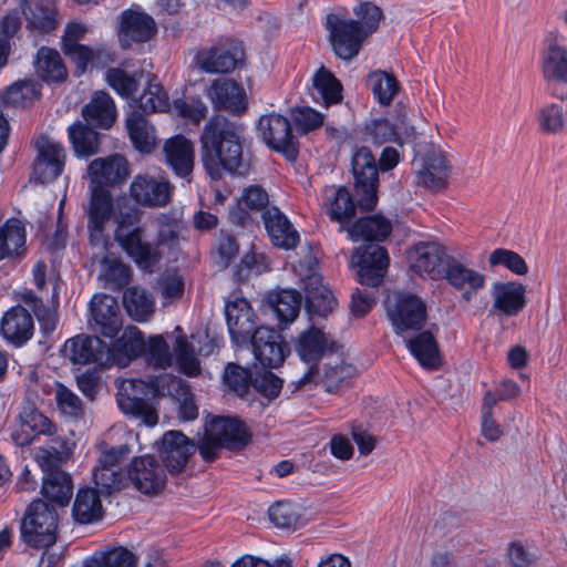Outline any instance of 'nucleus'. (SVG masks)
Returning <instances> with one entry per match:
<instances>
[{"instance_id":"f257e3e1","label":"nucleus","mask_w":567,"mask_h":567,"mask_svg":"<svg viewBox=\"0 0 567 567\" xmlns=\"http://www.w3.org/2000/svg\"><path fill=\"white\" fill-rule=\"evenodd\" d=\"M199 141L200 159L212 179L221 178L225 172H239L245 142L244 124L225 116H213L204 125Z\"/></svg>"},{"instance_id":"f03ea898","label":"nucleus","mask_w":567,"mask_h":567,"mask_svg":"<svg viewBox=\"0 0 567 567\" xmlns=\"http://www.w3.org/2000/svg\"><path fill=\"white\" fill-rule=\"evenodd\" d=\"M357 20L338 13L327 16L326 28L334 54L346 61L353 60L365 39L379 27L381 10L372 3H361L354 8Z\"/></svg>"},{"instance_id":"7ed1b4c3","label":"nucleus","mask_w":567,"mask_h":567,"mask_svg":"<svg viewBox=\"0 0 567 567\" xmlns=\"http://www.w3.org/2000/svg\"><path fill=\"white\" fill-rule=\"evenodd\" d=\"M141 220L142 213L138 208H118L114 238L127 257L142 270L152 271V268L161 259V252L157 244L145 238Z\"/></svg>"},{"instance_id":"20e7f679","label":"nucleus","mask_w":567,"mask_h":567,"mask_svg":"<svg viewBox=\"0 0 567 567\" xmlns=\"http://www.w3.org/2000/svg\"><path fill=\"white\" fill-rule=\"evenodd\" d=\"M164 390L162 380L145 382L138 379L123 380L118 384L117 405L120 410L147 426H154L158 422L155 406L150 402L158 392Z\"/></svg>"},{"instance_id":"39448f33","label":"nucleus","mask_w":567,"mask_h":567,"mask_svg":"<svg viewBox=\"0 0 567 567\" xmlns=\"http://www.w3.org/2000/svg\"><path fill=\"white\" fill-rule=\"evenodd\" d=\"M250 434L244 422L229 416H217L206 427L198 444L200 456L214 461L221 449L237 450L248 444Z\"/></svg>"},{"instance_id":"423d86ee","label":"nucleus","mask_w":567,"mask_h":567,"mask_svg":"<svg viewBox=\"0 0 567 567\" xmlns=\"http://www.w3.org/2000/svg\"><path fill=\"white\" fill-rule=\"evenodd\" d=\"M59 516L54 505L34 499L21 522L22 540L30 547L48 548L56 542Z\"/></svg>"},{"instance_id":"0eeeda50","label":"nucleus","mask_w":567,"mask_h":567,"mask_svg":"<svg viewBox=\"0 0 567 567\" xmlns=\"http://www.w3.org/2000/svg\"><path fill=\"white\" fill-rule=\"evenodd\" d=\"M115 204L109 189L89 188L87 204L84 212L87 217V231L92 245L105 248L109 241L107 225L118 215V208H127Z\"/></svg>"},{"instance_id":"6e6552de","label":"nucleus","mask_w":567,"mask_h":567,"mask_svg":"<svg viewBox=\"0 0 567 567\" xmlns=\"http://www.w3.org/2000/svg\"><path fill=\"white\" fill-rule=\"evenodd\" d=\"M388 317L398 334L420 330L426 320V306L411 292H393L385 300Z\"/></svg>"},{"instance_id":"1a4fd4ad","label":"nucleus","mask_w":567,"mask_h":567,"mask_svg":"<svg viewBox=\"0 0 567 567\" xmlns=\"http://www.w3.org/2000/svg\"><path fill=\"white\" fill-rule=\"evenodd\" d=\"M351 166L360 207L365 210L373 209L378 200L379 179L378 165L372 152L365 146L359 147L352 155Z\"/></svg>"},{"instance_id":"9d476101","label":"nucleus","mask_w":567,"mask_h":567,"mask_svg":"<svg viewBox=\"0 0 567 567\" xmlns=\"http://www.w3.org/2000/svg\"><path fill=\"white\" fill-rule=\"evenodd\" d=\"M175 187L164 174H137L133 177L128 195L132 200L143 207H165L172 200Z\"/></svg>"},{"instance_id":"9b49d317","label":"nucleus","mask_w":567,"mask_h":567,"mask_svg":"<svg viewBox=\"0 0 567 567\" xmlns=\"http://www.w3.org/2000/svg\"><path fill=\"white\" fill-rule=\"evenodd\" d=\"M131 454L127 444L112 447L103 452L97 461V465L93 468L92 476L94 484L103 494H111L120 491L126 481V476L122 471V462Z\"/></svg>"},{"instance_id":"f8f14e48","label":"nucleus","mask_w":567,"mask_h":567,"mask_svg":"<svg viewBox=\"0 0 567 567\" xmlns=\"http://www.w3.org/2000/svg\"><path fill=\"white\" fill-rule=\"evenodd\" d=\"M542 72L551 96L567 99V48L551 41L543 52Z\"/></svg>"},{"instance_id":"ddd939ff","label":"nucleus","mask_w":567,"mask_h":567,"mask_svg":"<svg viewBox=\"0 0 567 567\" xmlns=\"http://www.w3.org/2000/svg\"><path fill=\"white\" fill-rule=\"evenodd\" d=\"M350 262L357 268L358 281L361 285L378 287L389 266V256L385 248L367 245L353 251Z\"/></svg>"},{"instance_id":"4468645a","label":"nucleus","mask_w":567,"mask_h":567,"mask_svg":"<svg viewBox=\"0 0 567 567\" xmlns=\"http://www.w3.org/2000/svg\"><path fill=\"white\" fill-rule=\"evenodd\" d=\"M449 259L446 248L435 241L419 243L408 251L410 268L421 277L433 280L443 278Z\"/></svg>"},{"instance_id":"2eb2a0df","label":"nucleus","mask_w":567,"mask_h":567,"mask_svg":"<svg viewBox=\"0 0 567 567\" xmlns=\"http://www.w3.org/2000/svg\"><path fill=\"white\" fill-rule=\"evenodd\" d=\"M258 136L270 148L282 152L287 158L295 159L297 147L291 133L289 121L277 113L260 116L258 122Z\"/></svg>"},{"instance_id":"dca6fc26","label":"nucleus","mask_w":567,"mask_h":567,"mask_svg":"<svg viewBox=\"0 0 567 567\" xmlns=\"http://www.w3.org/2000/svg\"><path fill=\"white\" fill-rule=\"evenodd\" d=\"M227 328L237 347H247L256 328L255 312L245 298H235L225 306Z\"/></svg>"},{"instance_id":"f3484780","label":"nucleus","mask_w":567,"mask_h":567,"mask_svg":"<svg viewBox=\"0 0 567 567\" xmlns=\"http://www.w3.org/2000/svg\"><path fill=\"white\" fill-rule=\"evenodd\" d=\"M409 111L405 106H398L391 123L388 118L372 120L365 124V137L375 145L396 143L402 145V136H411L413 127L409 123Z\"/></svg>"},{"instance_id":"a211bd4d","label":"nucleus","mask_w":567,"mask_h":567,"mask_svg":"<svg viewBox=\"0 0 567 567\" xmlns=\"http://www.w3.org/2000/svg\"><path fill=\"white\" fill-rule=\"evenodd\" d=\"M163 163L179 178L190 181L195 151L190 140L183 135L167 138L162 147Z\"/></svg>"},{"instance_id":"6ab92c4d","label":"nucleus","mask_w":567,"mask_h":567,"mask_svg":"<svg viewBox=\"0 0 567 567\" xmlns=\"http://www.w3.org/2000/svg\"><path fill=\"white\" fill-rule=\"evenodd\" d=\"M62 352L64 358L74 364L110 365L107 346L97 337L78 336L71 338L64 343Z\"/></svg>"},{"instance_id":"aec40b11","label":"nucleus","mask_w":567,"mask_h":567,"mask_svg":"<svg viewBox=\"0 0 567 567\" xmlns=\"http://www.w3.org/2000/svg\"><path fill=\"white\" fill-rule=\"evenodd\" d=\"M207 97L215 110L241 115L247 110V95L244 87L230 79H216L207 89Z\"/></svg>"},{"instance_id":"412c9836","label":"nucleus","mask_w":567,"mask_h":567,"mask_svg":"<svg viewBox=\"0 0 567 567\" xmlns=\"http://www.w3.org/2000/svg\"><path fill=\"white\" fill-rule=\"evenodd\" d=\"M35 145L38 156L33 173L37 179L42 184L54 181L63 171L65 159L63 146L45 136L38 138Z\"/></svg>"},{"instance_id":"4be33fe9","label":"nucleus","mask_w":567,"mask_h":567,"mask_svg":"<svg viewBox=\"0 0 567 567\" xmlns=\"http://www.w3.org/2000/svg\"><path fill=\"white\" fill-rule=\"evenodd\" d=\"M128 175V165L120 154L93 159L87 166L89 188L106 189L121 183Z\"/></svg>"},{"instance_id":"5701e85b","label":"nucleus","mask_w":567,"mask_h":567,"mask_svg":"<svg viewBox=\"0 0 567 567\" xmlns=\"http://www.w3.org/2000/svg\"><path fill=\"white\" fill-rule=\"evenodd\" d=\"M127 476L136 489L144 494H156L165 485L166 475L153 456L134 457Z\"/></svg>"},{"instance_id":"b1692460","label":"nucleus","mask_w":567,"mask_h":567,"mask_svg":"<svg viewBox=\"0 0 567 567\" xmlns=\"http://www.w3.org/2000/svg\"><path fill=\"white\" fill-rule=\"evenodd\" d=\"M249 342L256 360L265 368H277L285 361L286 348L281 342L280 334L266 327H259Z\"/></svg>"},{"instance_id":"393cba45","label":"nucleus","mask_w":567,"mask_h":567,"mask_svg":"<svg viewBox=\"0 0 567 567\" xmlns=\"http://www.w3.org/2000/svg\"><path fill=\"white\" fill-rule=\"evenodd\" d=\"M159 456L171 472H181L195 453V444L179 431L166 432L158 449Z\"/></svg>"},{"instance_id":"a878e982","label":"nucleus","mask_w":567,"mask_h":567,"mask_svg":"<svg viewBox=\"0 0 567 567\" xmlns=\"http://www.w3.org/2000/svg\"><path fill=\"white\" fill-rule=\"evenodd\" d=\"M156 23L146 12L131 8L121 16L120 42L128 48L132 42L148 41L156 33Z\"/></svg>"},{"instance_id":"bb28decb","label":"nucleus","mask_w":567,"mask_h":567,"mask_svg":"<svg viewBox=\"0 0 567 567\" xmlns=\"http://www.w3.org/2000/svg\"><path fill=\"white\" fill-rule=\"evenodd\" d=\"M34 331L31 313L22 306H14L7 310L0 320V334L6 341L17 347L29 341Z\"/></svg>"},{"instance_id":"cd10ccee","label":"nucleus","mask_w":567,"mask_h":567,"mask_svg":"<svg viewBox=\"0 0 567 567\" xmlns=\"http://www.w3.org/2000/svg\"><path fill=\"white\" fill-rule=\"evenodd\" d=\"M91 317L95 330L107 338L115 337L122 327L117 301L107 295H95L91 300Z\"/></svg>"},{"instance_id":"c85d7f7f","label":"nucleus","mask_w":567,"mask_h":567,"mask_svg":"<svg viewBox=\"0 0 567 567\" xmlns=\"http://www.w3.org/2000/svg\"><path fill=\"white\" fill-rule=\"evenodd\" d=\"M491 295V311L505 317L516 316L526 305V288L516 281L495 282Z\"/></svg>"},{"instance_id":"c756f323","label":"nucleus","mask_w":567,"mask_h":567,"mask_svg":"<svg viewBox=\"0 0 567 567\" xmlns=\"http://www.w3.org/2000/svg\"><path fill=\"white\" fill-rule=\"evenodd\" d=\"M264 225L270 241L281 249H293L300 241V235L285 214L277 207L267 209L264 215Z\"/></svg>"},{"instance_id":"7c9ffc66","label":"nucleus","mask_w":567,"mask_h":567,"mask_svg":"<svg viewBox=\"0 0 567 567\" xmlns=\"http://www.w3.org/2000/svg\"><path fill=\"white\" fill-rule=\"evenodd\" d=\"M145 350V342L142 332L133 326L126 327L121 337L107 347L110 353V365L115 364L124 368L136 359Z\"/></svg>"},{"instance_id":"2f4dec72","label":"nucleus","mask_w":567,"mask_h":567,"mask_svg":"<svg viewBox=\"0 0 567 567\" xmlns=\"http://www.w3.org/2000/svg\"><path fill=\"white\" fill-rule=\"evenodd\" d=\"M82 115L87 124L106 130L114 124L117 110L109 93L96 91L90 102L83 106Z\"/></svg>"},{"instance_id":"473e14b6","label":"nucleus","mask_w":567,"mask_h":567,"mask_svg":"<svg viewBox=\"0 0 567 567\" xmlns=\"http://www.w3.org/2000/svg\"><path fill=\"white\" fill-rule=\"evenodd\" d=\"M303 288L309 312L326 317L336 307L337 300L332 291L323 285L322 277L317 272L307 276Z\"/></svg>"},{"instance_id":"72a5a7b5","label":"nucleus","mask_w":567,"mask_h":567,"mask_svg":"<svg viewBox=\"0 0 567 567\" xmlns=\"http://www.w3.org/2000/svg\"><path fill=\"white\" fill-rule=\"evenodd\" d=\"M447 162L440 152H431L422 158V165L416 171V183L432 190L442 189L447 178Z\"/></svg>"},{"instance_id":"f704fd0d","label":"nucleus","mask_w":567,"mask_h":567,"mask_svg":"<svg viewBox=\"0 0 567 567\" xmlns=\"http://www.w3.org/2000/svg\"><path fill=\"white\" fill-rule=\"evenodd\" d=\"M268 202V194L261 186L251 185L245 188L230 212L231 221L239 226L247 225L250 215L264 209Z\"/></svg>"},{"instance_id":"c9c22d12","label":"nucleus","mask_w":567,"mask_h":567,"mask_svg":"<svg viewBox=\"0 0 567 567\" xmlns=\"http://www.w3.org/2000/svg\"><path fill=\"white\" fill-rule=\"evenodd\" d=\"M128 137L133 146L141 153H151L156 146L155 128L137 111L131 112L125 121Z\"/></svg>"},{"instance_id":"e433bc0d","label":"nucleus","mask_w":567,"mask_h":567,"mask_svg":"<svg viewBox=\"0 0 567 567\" xmlns=\"http://www.w3.org/2000/svg\"><path fill=\"white\" fill-rule=\"evenodd\" d=\"M71 476L62 471H54L45 474L42 482L41 494L51 503L64 507L72 497Z\"/></svg>"},{"instance_id":"4c0bfd02","label":"nucleus","mask_w":567,"mask_h":567,"mask_svg":"<svg viewBox=\"0 0 567 567\" xmlns=\"http://www.w3.org/2000/svg\"><path fill=\"white\" fill-rule=\"evenodd\" d=\"M324 206L330 218L340 224L350 220L355 213V205L346 187H326Z\"/></svg>"},{"instance_id":"58836bf2","label":"nucleus","mask_w":567,"mask_h":567,"mask_svg":"<svg viewBox=\"0 0 567 567\" xmlns=\"http://www.w3.org/2000/svg\"><path fill=\"white\" fill-rule=\"evenodd\" d=\"M72 514L80 524L100 520L103 516V507L97 492L90 487L80 488L75 496Z\"/></svg>"},{"instance_id":"ea45409f","label":"nucleus","mask_w":567,"mask_h":567,"mask_svg":"<svg viewBox=\"0 0 567 567\" xmlns=\"http://www.w3.org/2000/svg\"><path fill=\"white\" fill-rule=\"evenodd\" d=\"M329 349L328 338L321 330L313 327L301 332L296 343L298 355L307 363L318 361Z\"/></svg>"},{"instance_id":"a19ab883","label":"nucleus","mask_w":567,"mask_h":567,"mask_svg":"<svg viewBox=\"0 0 567 567\" xmlns=\"http://www.w3.org/2000/svg\"><path fill=\"white\" fill-rule=\"evenodd\" d=\"M25 245V228L17 218H10L0 227V260L19 256Z\"/></svg>"},{"instance_id":"79ce46f5","label":"nucleus","mask_w":567,"mask_h":567,"mask_svg":"<svg viewBox=\"0 0 567 567\" xmlns=\"http://www.w3.org/2000/svg\"><path fill=\"white\" fill-rule=\"evenodd\" d=\"M342 86L336 76L324 68H320L312 80L311 95L317 103L326 106L339 103L342 99Z\"/></svg>"},{"instance_id":"37998d69","label":"nucleus","mask_w":567,"mask_h":567,"mask_svg":"<svg viewBox=\"0 0 567 567\" xmlns=\"http://www.w3.org/2000/svg\"><path fill=\"white\" fill-rule=\"evenodd\" d=\"M392 230L390 220L382 216H371L360 218L350 228H348L349 237L352 240H375L385 239Z\"/></svg>"},{"instance_id":"c03bdc74","label":"nucleus","mask_w":567,"mask_h":567,"mask_svg":"<svg viewBox=\"0 0 567 567\" xmlns=\"http://www.w3.org/2000/svg\"><path fill=\"white\" fill-rule=\"evenodd\" d=\"M34 68L37 74L45 82H62L68 75L59 52L44 47L37 53Z\"/></svg>"},{"instance_id":"a18cd8bd","label":"nucleus","mask_w":567,"mask_h":567,"mask_svg":"<svg viewBox=\"0 0 567 567\" xmlns=\"http://www.w3.org/2000/svg\"><path fill=\"white\" fill-rule=\"evenodd\" d=\"M404 342L422 367L436 369L440 365L437 344L431 332H421L415 338L408 339Z\"/></svg>"},{"instance_id":"49530a36","label":"nucleus","mask_w":567,"mask_h":567,"mask_svg":"<svg viewBox=\"0 0 567 567\" xmlns=\"http://www.w3.org/2000/svg\"><path fill=\"white\" fill-rule=\"evenodd\" d=\"M443 277L456 289L467 288L477 291L485 284L483 275L451 258L444 267Z\"/></svg>"},{"instance_id":"de8ad7c7","label":"nucleus","mask_w":567,"mask_h":567,"mask_svg":"<svg viewBox=\"0 0 567 567\" xmlns=\"http://www.w3.org/2000/svg\"><path fill=\"white\" fill-rule=\"evenodd\" d=\"M123 305L135 321H147L154 312L155 302L153 297L140 287L126 289L123 296Z\"/></svg>"},{"instance_id":"09e8293b","label":"nucleus","mask_w":567,"mask_h":567,"mask_svg":"<svg viewBox=\"0 0 567 567\" xmlns=\"http://www.w3.org/2000/svg\"><path fill=\"white\" fill-rule=\"evenodd\" d=\"M240 59V52H230L225 49L214 48L198 56L200 69L207 73H227L233 71Z\"/></svg>"},{"instance_id":"8fccbe9b","label":"nucleus","mask_w":567,"mask_h":567,"mask_svg":"<svg viewBox=\"0 0 567 567\" xmlns=\"http://www.w3.org/2000/svg\"><path fill=\"white\" fill-rule=\"evenodd\" d=\"M71 450L68 442L59 436L50 437L48 446H41L34 452V460L44 473L54 472L66 460Z\"/></svg>"},{"instance_id":"3c124183","label":"nucleus","mask_w":567,"mask_h":567,"mask_svg":"<svg viewBox=\"0 0 567 567\" xmlns=\"http://www.w3.org/2000/svg\"><path fill=\"white\" fill-rule=\"evenodd\" d=\"M69 137L78 156L89 157L99 151V134L83 123H74L69 127Z\"/></svg>"},{"instance_id":"603ef678","label":"nucleus","mask_w":567,"mask_h":567,"mask_svg":"<svg viewBox=\"0 0 567 567\" xmlns=\"http://www.w3.org/2000/svg\"><path fill=\"white\" fill-rule=\"evenodd\" d=\"M269 303L280 321L291 322L300 309V295L292 289H282L269 297Z\"/></svg>"},{"instance_id":"864d4df0","label":"nucleus","mask_w":567,"mask_h":567,"mask_svg":"<svg viewBox=\"0 0 567 567\" xmlns=\"http://www.w3.org/2000/svg\"><path fill=\"white\" fill-rule=\"evenodd\" d=\"M44 391L53 393L59 411L68 416L78 417L83 412L80 398L64 384L52 381L45 383Z\"/></svg>"},{"instance_id":"5fc2aeb1","label":"nucleus","mask_w":567,"mask_h":567,"mask_svg":"<svg viewBox=\"0 0 567 567\" xmlns=\"http://www.w3.org/2000/svg\"><path fill=\"white\" fill-rule=\"evenodd\" d=\"M368 84L381 105H389L399 92L396 79L385 71H374L368 76Z\"/></svg>"},{"instance_id":"6e6d98bb","label":"nucleus","mask_w":567,"mask_h":567,"mask_svg":"<svg viewBox=\"0 0 567 567\" xmlns=\"http://www.w3.org/2000/svg\"><path fill=\"white\" fill-rule=\"evenodd\" d=\"M34 9L25 13L28 27L40 31H50L56 25V12L53 0H34Z\"/></svg>"},{"instance_id":"4d7b16f0","label":"nucleus","mask_w":567,"mask_h":567,"mask_svg":"<svg viewBox=\"0 0 567 567\" xmlns=\"http://www.w3.org/2000/svg\"><path fill=\"white\" fill-rule=\"evenodd\" d=\"M167 392L179 402V411L184 420L192 421L197 417L198 410L194 403V396L190 389L185 381L171 377Z\"/></svg>"},{"instance_id":"13d9d810","label":"nucleus","mask_w":567,"mask_h":567,"mask_svg":"<svg viewBox=\"0 0 567 567\" xmlns=\"http://www.w3.org/2000/svg\"><path fill=\"white\" fill-rule=\"evenodd\" d=\"M134 105L145 113L164 112L169 107L167 93L158 83H150L140 97L134 100Z\"/></svg>"},{"instance_id":"bf43d9fd","label":"nucleus","mask_w":567,"mask_h":567,"mask_svg":"<svg viewBox=\"0 0 567 567\" xmlns=\"http://www.w3.org/2000/svg\"><path fill=\"white\" fill-rule=\"evenodd\" d=\"M174 353L177 368L181 372L188 377H196L200 372L199 360L195 355L194 347L185 337L176 338Z\"/></svg>"},{"instance_id":"052dcab7","label":"nucleus","mask_w":567,"mask_h":567,"mask_svg":"<svg viewBox=\"0 0 567 567\" xmlns=\"http://www.w3.org/2000/svg\"><path fill=\"white\" fill-rule=\"evenodd\" d=\"M23 300L31 305L37 316L41 328L44 332H51L55 329L58 317H56V292L52 295V302L50 306H44L40 299H38L32 292H28L23 296Z\"/></svg>"},{"instance_id":"680f3d73","label":"nucleus","mask_w":567,"mask_h":567,"mask_svg":"<svg viewBox=\"0 0 567 567\" xmlns=\"http://www.w3.org/2000/svg\"><path fill=\"white\" fill-rule=\"evenodd\" d=\"M19 416L24 421L25 426H28L30 431H33L37 437L40 435L48 437L56 436V426L54 423L34 406L30 404L23 406Z\"/></svg>"},{"instance_id":"e2e57ef3","label":"nucleus","mask_w":567,"mask_h":567,"mask_svg":"<svg viewBox=\"0 0 567 567\" xmlns=\"http://www.w3.org/2000/svg\"><path fill=\"white\" fill-rule=\"evenodd\" d=\"M167 111L190 123L198 124L206 117L208 109L206 104L199 99H177L173 102V104H169Z\"/></svg>"},{"instance_id":"0e129e2a","label":"nucleus","mask_w":567,"mask_h":567,"mask_svg":"<svg viewBox=\"0 0 567 567\" xmlns=\"http://www.w3.org/2000/svg\"><path fill=\"white\" fill-rule=\"evenodd\" d=\"M538 124L544 133L558 134L564 131L565 115L561 103H550L538 111Z\"/></svg>"},{"instance_id":"69168bd1","label":"nucleus","mask_w":567,"mask_h":567,"mask_svg":"<svg viewBox=\"0 0 567 567\" xmlns=\"http://www.w3.org/2000/svg\"><path fill=\"white\" fill-rule=\"evenodd\" d=\"M40 95V86L34 81H20L12 84L6 95L4 101L16 106H25Z\"/></svg>"},{"instance_id":"338daca9","label":"nucleus","mask_w":567,"mask_h":567,"mask_svg":"<svg viewBox=\"0 0 567 567\" xmlns=\"http://www.w3.org/2000/svg\"><path fill=\"white\" fill-rule=\"evenodd\" d=\"M491 266H504L512 272L523 276L528 271V266L517 252L504 248H497L489 255Z\"/></svg>"},{"instance_id":"774afa93","label":"nucleus","mask_w":567,"mask_h":567,"mask_svg":"<svg viewBox=\"0 0 567 567\" xmlns=\"http://www.w3.org/2000/svg\"><path fill=\"white\" fill-rule=\"evenodd\" d=\"M225 384L230 391L240 398H246L250 391V377L248 371L236 365L228 364L224 373Z\"/></svg>"}]
</instances>
